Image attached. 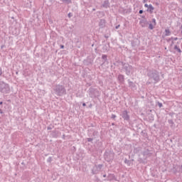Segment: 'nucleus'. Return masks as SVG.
<instances>
[{"instance_id": "f257e3e1", "label": "nucleus", "mask_w": 182, "mask_h": 182, "mask_svg": "<svg viewBox=\"0 0 182 182\" xmlns=\"http://www.w3.org/2000/svg\"><path fill=\"white\" fill-rule=\"evenodd\" d=\"M147 76L149 77V80H153L151 83H159L160 82V74L159 71L156 70H149L147 73Z\"/></svg>"}, {"instance_id": "f03ea898", "label": "nucleus", "mask_w": 182, "mask_h": 182, "mask_svg": "<svg viewBox=\"0 0 182 182\" xmlns=\"http://www.w3.org/2000/svg\"><path fill=\"white\" fill-rule=\"evenodd\" d=\"M119 64L122 66V70L125 72L127 76H130L131 75H133V73L134 72V68H133V66L123 61H120Z\"/></svg>"}, {"instance_id": "7ed1b4c3", "label": "nucleus", "mask_w": 182, "mask_h": 182, "mask_svg": "<svg viewBox=\"0 0 182 182\" xmlns=\"http://www.w3.org/2000/svg\"><path fill=\"white\" fill-rule=\"evenodd\" d=\"M0 92L1 93H4V95H8L9 92H11V87H9V84L0 81Z\"/></svg>"}, {"instance_id": "20e7f679", "label": "nucleus", "mask_w": 182, "mask_h": 182, "mask_svg": "<svg viewBox=\"0 0 182 182\" xmlns=\"http://www.w3.org/2000/svg\"><path fill=\"white\" fill-rule=\"evenodd\" d=\"M54 91L57 96H63V95H66V88H65V86L61 85H56L54 88Z\"/></svg>"}, {"instance_id": "39448f33", "label": "nucleus", "mask_w": 182, "mask_h": 182, "mask_svg": "<svg viewBox=\"0 0 182 182\" xmlns=\"http://www.w3.org/2000/svg\"><path fill=\"white\" fill-rule=\"evenodd\" d=\"M104 159L108 163H110V161H113V160L114 159V152L106 151L104 154Z\"/></svg>"}, {"instance_id": "423d86ee", "label": "nucleus", "mask_w": 182, "mask_h": 182, "mask_svg": "<svg viewBox=\"0 0 182 182\" xmlns=\"http://www.w3.org/2000/svg\"><path fill=\"white\" fill-rule=\"evenodd\" d=\"M121 116L124 120H126V122H129L130 121V115H129V112L127 110H124L122 111Z\"/></svg>"}, {"instance_id": "0eeeda50", "label": "nucleus", "mask_w": 182, "mask_h": 182, "mask_svg": "<svg viewBox=\"0 0 182 182\" xmlns=\"http://www.w3.org/2000/svg\"><path fill=\"white\" fill-rule=\"evenodd\" d=\"M142 160H147L148 157H151V152H150V150L149 149H145L143 152H142Z\"/></svg>"}, {"instance_id": "6e6552de", "label": "nucleus", "mask_w": 182, "mask_h": 182, "mask_svg": "<svg viewBox=\"0 0 182 182\" xmlns=\"http://www.w3.org/2000/svg\"><path fill=\"white\" fill-rule=\"evenodd\" d=\"M96 92H97L96 90V89L93 88V87H90L89 90H88V94H89V96L90 97H95V93Z\"/></svg>"}, {"instance_id": "1a4fd4ad", "label": "nucleus", "mask_w": 182, "mask_h": 182, "mask_svg": "<svg viewBox=\"0 0 182 182\" xmlns=\"http://www.w3.org/2000/svg\"><path fill=\"white\" fill-rule=\"evenodd\" d=\"M139 25H140V26H141V28H146V26H147V25H149L147 18L141 19L139 21Z\"/></svg>"}, {"instance_id": "9d476101", "label": "nucleus", "mask_w": 182, "mask_h": 182, "mask_svg": "<svg viewBox=\"0 0 182 182\" xmlns=\"http://www.w3.org/2000/svg\"><path fill=\"white\" fill-rule=\"evenodd\" d=\"M127 82H128L129 87H130L132 90H136V84L130 81V79H129Z\"/></svg>"}, {"instance_id": "9b49d317", "label": "nucleus", "mask_w": 182, "mask_h": 182, "mask_svg": "<svg viewBox=\"0 0 182 182\" xmlns=\"http://www.w3.org/2000/svg\"><path fill=\"white\" fill-rule=\"evenodd\" d=\"M117 80H119V83H121V85L124 84V75L119 74L118 75Z\"/></svg>"}, {"instance_id": "f8f14e48", "label": "nucleus", "mask_w": 182, "mask_h": 182, "mask_svg": "<svg viewBox=\"0 0 182 182\" xmlns=\"http://www.w3.org/2000/svg\"><path fill=\"white\" fill-rule=\"evenodd\" d=\"M99 26L100 28H105L106 26V20L105 19H101L100 21V23H99Z\"/></svg>"}, {"instance_id": "ddd939ff", "label": "nucleus", "mask_w": 182, "mask_h": 182, "mask_svg": "<svg viewBox=\"0 0 182 182\" xmlns=\"http://www.w3.org/2000/svg\"><path fill=\"white\" fill-rule=\"evenodd\" d=\"M109 5H110V4L109 3V0H105V1H104L102 6V8L107 9V8H109Z\"/></svg>"}, {"instance_id": "4468645a", "label": "nucleus", "mask_w": 182, "mask_h": 182, "mask_svg": "<svg viewBox=\"0 0 182 182\" xmlns=\"http://www.w3.org/2000/svg\"><path fill=\"white\" fill-rule=\"evenodd\" d=\"M147 12L152 13L154 11V7H153V5L149 4L147 9Z\"/></svg>"}, {"instance_id": "2eb2a0df", "label": "nucleus", "mask_w": 182, "mask_h": 182, "mask_svg": "<svg viewBox=\"0 0 182 182\" xmlns=\"http://www.w3.org/2000/svg\"><path fill=\"white\" fill-rule=\"evenodd\" d=\"M170 35H171L170 29H165V36H170Z\"/></svg>"}, {"instance_id": "dca6fc26", "label": "nucleus", "mask_w": 182, "mask_h": 182, "mask_svg": "<svg viewBox=\"0 0 182 182\" xmlns=\"http://www.w3.org/2000/svg\"><path fill=\"white\" fill-rule=\"evenodd\" d=\"M102 59L104 60L103 63H105V62H107V55L103 54V55H102Z\"/></svg>"}, {"instance_id": "f3484780", "label": "nucleus", "mask_w": 182, "mask_h": 182, "mask_svg": "<svg viewBox=\"0 0 182 182\" xmlns=\"http://www.w3.org/2000/svg\"><path fill=\"white\" fill-rule=\"evenodd\" d=\"M154 26H154V24L149 23V29H150L151 31H153V29H154Z\"/></svg>"}, {"instance_id": "a211bd4d", "label": "nucleus", "mask_w": 182, "mask_h": 182, "mask_svg": "<svg viewBox=\"0 0 182 182\" xmlns=\"http://www.w3.org/2000/svg\"><path fill=\"white\" fill-rule=\"evenodd\" d=\"M178 38L176 37V38H173L171 37V38L168 39V42H170V41H178Z\"/></svg>"}, {"instance_id": "6ab92c4d", "label": "nucleus", "mask_w": 182, "mask_h": 182, "mask_svg": "<svg viewBox=\"0 0 182 182\" xmlns=\"http://www.w3.org/2000/svg\"><path fill=\"white\" fill-rule=\"evenodd\" d=\"M132 46H137V40L132 41Z\"/></svg>"}, {"instance_id": "aec40b11", "label": "nucleus", "mask_w": 182, "mask_h": 182, "mask_svg": "<svg viewBox=\"0 0 182 182\" xmlns=\"http://www.w3.org/2000/svg\"><path fill=\"white\" fill-rule=\"evenodd\" d=\"M152 25H154V26H156V25H157V23L156 22V18H152Z\"/></svg>"}, {"instance_id": "412c9836", "label": "nucleus", "mask_w": 182, "mask_h": 182, "mask_svg": "<svg viewBox=\"0 0 182 182\" xmlns=\"http://www.w3.org/2000/svg\"><path fill=\"white\" fill-rule=\"evenodd\" d=\"M168 122L171 126H173V124H174V122L173 121V119H168Z\"/></svg>"}, {"instance_id": "4be33fe9", "label": "nucleus", "mask_w": 182, "mask_h": 182, "mask_svg": "<svg viewBox=\"0 0 182 182\" xmlns=\"http://www.w3.org/2000/svg\"><path fill=\"white\" fill-rule=\"evenodd\" d=\"M72 3V0H65L64 1V4H71Z\"/></svg>"}, {"instance_id": "5701e85b", "label": "nucleus", "mask_w": 182, "mask_h": 182, "mask_svg": "<svg viewBox=\"0 0 182 182\" xmlns=\"http://www.w3.org/2000/svg\"><path fill=\"white\" fill-rule=\"evenodd\" d=\"M124 164H128V166H130V161L127 160V159H125L124 160Z\"/></svg>"}, {"instance_id": "b1692460", "label": "nucleus", "mask_w": 182, "mask_h": 182, "mask_svg": "<svg viewBox=\"0 0 182 182\" xmlns=\"http://www.w3.org/2000/svg\"><path fill=\"white\" fill-rule=\"evenodd\" d=\"M158 106L159 107H163V104L161 102H158Z\"/></svg>"}, {"instance_id": "393cba45", "label": "nucleus", "mask_w": 182, "mask_h": 182, "mask_svg": "<svg viewBox=\"0 0 182 182\" xmlns=\"http://www.w3.org/2000/svg\"><path fill=\"white\" fill-rule=\"evenodd\" d=\"M87 141H89V142L93 141V138H87Z\"/></svg>"}, {"instance_id": "a878e982", "label": "nucleus", "mask_w": 182, "mask_h": 182, "mask_svg": "<svg viewBox=\"0 0 182 182\" xmlns=\"http://www.w3.org/2000/svg\"><path fill=\"white\" fill-rule=\"evenodd\" d=\"M47 161L48 163H50V161H52V157H49L48 159H47Z\"/></svg>"}, {"instance_id": "bb28decb", "label": "nucleus", "mask_w": 182, "mask_h": 182, "mask_svg": "<svg viewBox=\"0 0 182 182\" xmlns=\"http://www.w3.org/2000/svg\"><path fill=\"white\" fill-rule=\"evenodd\" d=\"M117 116L115 114H112L111 119H116Z\"/></svg>"}, {"instance_id": "cd10ccee", "label": "nucleus", "mask_w": 182, "mask_h": 182, "mask_svg": "<svg viewBox=\"0 0 182 182\" xmlns=\"http://www.w3.org/2000/svg\"><path fill=\"white\" fill-rule=\"evenodd\" d=\"M102 167H103V165H102V164H99V165H98V168H99L100 170L102 169Z\"/></svg>"}, {"instance_id": "c85d7f7f", "label": "nucleus", "mask_w": 182, "mask_h": 182, "mask_svg": "<svg viewBox=\"0 0 182 182\" xmlns=\"http://www.w3.org/2000/svg\"><path fill=\"white\" fill-rule=\"evenodd\" d=\"M176 50L178 53H181V49H180V48H178Z\"/></svg>"}, {"instance_id": "c756f323", "label": "nucleus", "mask_w": 182, "mask_h": 182, "mask_svg": "<svg viewBox=\"0 0 182 182\" xmlns=\"http://www.w3.org/2000/svg\"><path fill=\"white\" fill-rule=\"evenodd\" d=\"M2 73H3L2 68L0 67V76H2Z\"/></svg>"}, {"instance_id": "7c9ffc66", "label": "nucleus", "mask_w": 182, "mask_h": 182, "mask_svg": "<svg viewBox=\"0 0 182 182\" xmlns=\"http://www.w3.org/2000/svg\"><path fill=\"white\" fill-rule=\"evenodd\" d=\"M92 134L93 136H97V132L95 131Z\"/></svg>"}, {"instance_id": "2f4dec72", "label": "nucleus", "mask_w": 182, "mask_h": 182, "mask_svg": "<svg viewBox=\"0 0 182 182\" xmlns=\"http://www.w3.org/2000/svg\"><path fill=\"white\" fill-rule=\"evenodd\" d=\"M119 28H120V24H119L117 26H115V29H119Z\"/></svg>"}, {"instance_id": "473e14b6", "label": "nucleus", "mask_w": 182, "mask_h": 182, "mask_svg": "<svg viewBox=\"0 0 182 182\" xmlns=\"http://www.w3.org/2000/svg\"><path fill=\"white\" fill-rule=\"evenodd\" d=\"M60 49H65V46L60 45Z\"/></svg>"}, {"instance_id": "72a5a7b5", "label": "nucleus", "mask_w": 182, "mask_h": 182, "mask_svg": "<svg viewBox=\"0 0 182 182\" xmlns=\"http://www.w3.org/2000/svg\"><path fill=\"white\" fill-rule=\"evenodd\" d=\"M144 7H145V8H149V4H144Z\"/></svg>"}, {"instance_id": "f704fd0d", "label": "nucleus", "mask_w": 182, "mask_h": 182, "mask_svg": "<svg viewBox=\"0 0 182 182\" xmlns=\"http://www.w3.org/2000/svg\"><path fill=\"white\" fill-rule=\"evenodd\" d=\"M143 10H139V14H140L141 15V14H143Z\"/></svg>"}, {"instance_id": "c9c22d12", "label": "nucleus", "mask_w": 182, "mask_h": 182, "mask_svg": "<svg viewBox=\"0 0 182 182\" xmlns=\"http://www.w3.org/2000/svg\"><path fill=\"white\" fill-rule=\"evenodd\" d=\"M178 48V46H174V50H176Z\"/></svg>"}, {"instance_id": "e433bc0d", "label": "nucleus", "mask_w": 182, "mask_h": 182, "mask_svg": "<svg viewBox=\"0 0 182 182\" xmlns=\"http://www.w3.org/2000/svg\"><path fill=\"white\" fill-rule=\"evenodd\" d=\"M47 129H48V130H52V127H47Z\"/></svg>"}, {"instance_id": "4c0bfd02", "label": "nucleus", "mask_w": 182, "mask_h": 182, "mask_svg": "<svg viewBox=\"0 0 182 182\" xmlns=\"http://www.w3.org/2000/svg\"><path fill=\"white\" fill-rule=\"evenodd\" d=\"M72 14L70 13L68 14V18H71Z\"/></svg>"}, {"instance_id": "58836bf2", "label": "nucleus", "mask_w": 182, "mask_h": 182, "mask_svg": "<svg viewBox=\"0 0 182 182\" xmlns=\"http://www.w3.org/2000/svg\"><path fill=\"white\" fill-rule=\"evenodd\" d=\"M114 177V176L113 175V174H109V176H108V177Z\"/></svg>"}, {"instance_id": "ea45409f", "label": "nucleus", "mask_w": 182, "mask_h": 182, "mask_svg": "<svg viewBox=\"0 0 182 182\" xmlns=\"http://www.w3.org/2000/svg\"><path fill=\"white\" fill-rule=\"evenodd\" d=\"M150 84H151V82L148 81V82H146V85H150Z\"/></svg>"}, {"instance_id": "a19ab883", "label": "nucleus", "mask_w": 182, "mask_h": 182, "mask_svg": "<svg viewBox=\"0 0 182 182\" xmlns=\"http://www.w3.org/2000/svg\"><path fill=\"white\" fill-rule=\"evenodd\" d=\"M141 18H142V19H146V16H142Z\"/></svg>"}, {"instance_id": "79ce46f5", "label": "nucleus", "mask_w": 182, "mask_h": 182, "mask_svg": "<svg viewBox=\"0 0 182 182\" xmlns=\"http://www.w3.org/2000/svg\"><path fill=\"white\" fill-rule=\"evenodd\" d=\"M0 113H1V114H2L4 113V112L1 109H0Z\"/></svg>"}, {"instance_id": "37998d69", "label": "nucleus", "mask_w": 182, "mask_h": 182, "mask_svg": "<svg viewBox=\"0 0 182 182\" xmlns=\"http://www.w3.org/2000/svg\"><path fill=\"white\" fill-rule=\"evenodd\" d=\"M3 104H4L3 102H0V106H2Z\"/></svg>"}, {"instance_id": "c03bdc74", "label": "nucleus", "mask_w": 182, "mask_h": 182, "mask_svg": "<svg viewBox=\"0 0 182 182\" xmlns=\"http://www.w3.org/2000/svg\"><path fill=\"white\" fill-rule=\"evenodd\" d=\"M173 45H174V41L171 42V46H173Z\"/></svg>"}, {"instance_id": "a18cd8bd", "label": "nucleus", "mask_w": 182, "mask_h": 182, "mask_svg": "<svg viewBox=\"0 0 182 182\" xmlns=\"http://www.w3.org/2000/svg\"><path fill=\"white\" fill-rule=\"evenodd\" d=\"M82 106H84V107L86 106V103L83 102Z\"/></svg>"}, {"instance_id": "49530a36", "label": "nucleus", "mask_w": 182, "mask_h": 182, "mask_svg": "<svg viewBox=\"0 0 182 182\" xmlns=\"http://www.w3.org/2000/svg\"><path fill=\"white\" fill-rule=\"evenodd\" d=\"M103 177H104V178H106V177H107V175H106V174H104V175H103Z\"/></svg>"}, {"instance_id": "de8ad7c7", "label": "nucleus", "mask_w": 182, "mask_h": 182, "mask_svg": "<svg viewBox=\"0 0 182 182\" xmlns=\"http://www.w3.org/2000/svg\"><path fill=\"white\" fill-rule=\"evenodd\" d=\"M181 172L182 173V165L181 166Z\"/></svg>"}, {"instance_id": "09e8293b", "label": "nucleus", "mask_w": 182, "mask_h": 182, "mask_svg": "<svg viewBox=\"0 0 182 182\" xmlns=\"http://www.w3.org/2000/svg\"><path fill=\"white\" fill-rule=\"evenodd\" d=\"M92 11H96V9H92Z\"/></svg>"}, {"instance_id": "8fccbe9b", "label": "nucleus", "mask_w": 182, "mask_h": 182, "mask_svg": "<svg viewBox=\"0 0 182 182\" xmlns=\"http://www.w3.org/2000/svg\"><path fill=\"white\" fill-rule=\"evenodd\" d=\"M112 126H114V123H112Z\"/></svg>"}, {"instance_id": "3c124183", "label": "nucleus", "mask_w": 182, "mask_h": 182, "mask_svg": "<svg viewBox=\"0 0 182 182\" xmlns=\"http://www.w3.org/2000/svg\"><path fill=\"white\" fill-rule=\"evenodd\" d=\"M180 29H182V24H181V28H180Z\"/></svg>"}, {"instance_id": "603ef678", "label": "nucleus", "mask_w": 182, "mask_h": 182, "mask_svg": "<svg viewBox=\"0 0 182 182\" xmlns=\"http://www.w3.org/2000/svg\"><path fill=\"white\" fill-rule=\"evenodd\" d=\"M62 1V2H65V0H61Z\"/></svg>"}, {"instance_id": "864d4df0", "label": "nucleus", "mask_w": 182, "mask_h": 182, "mask_svg": "<svg viewBox=\"0 0 182 182\" xmlns=\"http://www.w3.org/2000/svg\"><path fill=\"white\" fill-rule=\"evenodd\" d=\"M90 107H92V104H90Z\"/></svg>"}, {"instance_id": "5fc2aeb1", "label": "nucleus", "mask_w": 182, "mask_h": 182, "mask_svg": "<svg viewBox=\"0 0 182 182\" xmlns=\"http://www.w3.org/2000/svg\"><path fill=\"white\" fill-rule=\"evenodd\" d=\"M143 2H146V0H144Z\"/></svg>"}, {"instance_id": "6e6d98bb", "label": "nucleus", "mask_w": 182, "mask_h": 182, "mask_svg": "<svg viewBox=\"0 0 182 182\" xmlns=\"http://www.w3.org/2000/svg\"><path fill=\"white\" fill-rule=\"evenodd\" d=\"M16 74L18 75V72H16Z\"/></svg>"}, {"instance_id": "4d7b16f0", "label": "nucleus", "mask_w": 182, "mask_h": 182, "mask_svg": "<svg viewBox=\"0 0 182 182\" xmlns=\"http://www.w3.org/2000/svg\"><path fill=\"white\" fill-rule=\"evenodd\" d=\"M95 46L94 44L92 45V46Z\"/></svg>"}]
</instances>
